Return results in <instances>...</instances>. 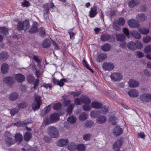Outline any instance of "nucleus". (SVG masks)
<instances>
[{"label": "nucleus", "instance_id": "obj_1", "mask_svg": "<svg viewBox=\"0 0 151 151\" xmlns=\"http://www.w3.org/2000/svg\"><path fill=\"white\" fill-rule=\"evenodd\" d=\"M47 133L51 138H57L59 137V133L58 130L55 126H50L47 130Z\"/></svg>", "mask_w": 151, "mask_h": 151}, {"label": "nucleus", "instance_id": "obj_2", "mask_svg": "<svg viewBox=\"0 0 151 151\" xmlns=\"http://www.w3.org/2000/svg\"><path fill=\"white\" fill-rule=\"evenodd\" d=\"M41 97L40 96L35 94L34 96V101L32 107L34 111L38 110L41 104Z\"/></svg>", "mask_w": 151, "mask_h": 151}, {"label": "nucleus", "instance_id": "obj_3", "mask_svg": "<svg viewBox=\"0 0 151 151\" xmlns=\"http://www.w3.org/2000/svg\"><path fill=\"white\" fill-rule=\"evenodd\" d=\"M14 22L17 23V28L19 30H27L29 27V22L28 20H26L22 23L18 20H16Z\"/></svg>", "mask_w": 151, "mask_h": 151}, {"label": "nucleus", "instance_id": "obj_4", "mask_svg": "<svg viewBox=\"0 0 151 151\" xmlns=\"http://www.w3.org/2000/svg\"><path fill=\"white\" fill-rule=\"evenodd\" d=\"M111 81L112 82H119L123 78L122 74L118 72H114L111 73L110 76Z\"/></svg>", "mask_w": 151, "mask_h": 151}, {"label": "nucleus", "instance_id": "obj_5", "mask_svg": "<svg viewBox=\"0 0 151 151\" xmlns=\"http://www.w3.org/2000/svg\"><path fill=\"white\" fill-rule=\"evenodd\" d=\"M6 144L8 145H11L15 143L14 140L12 139V136L9 132H6L4 134Z\"/></svg>", "mask_w": 151, "mask_h": 151}, {"label": "nucleus", "instance_id": "obj_6", "mask_svg": "<svg viewBox=\"0 0 151 151\" xmlns=\"http://www.w3.org/2000/svg\"><path fill=\"white\" fill-rule=\"evenodd\" d=\"M139 98L143 103L149 102L151 100V95L149 93H144L140 96Z\"/></svg>", "mask_w": 151, "mask_h": 151}, {"label": "nucleus", "instance_id": "obj_7", "mask_svg": "<svg viewBox=\"0 0 151 151\" xmlns=\"http://www.w3.org/2000/svg\"><path fill=\"white\" fill-rule=\"evenodd\" d=\"M102 67L105 70L110 71L113 69L114 65L112 63L104 62L103 63Z\"/></svg>", "mask_w": 151, "mask_h": 151}, {"label": "nucleus", "instance_id": "obj_8", "mask_svg": "<svg viewBox=\"0 0 151 151\" xmlns=\"http://www.w3.org/2000/svg\"><path fill=\"white\" fill-rule=\"evenodd\" d=\"M129 26L131 27L136 28L139 27V24L138 21L135 19L129 20L128 22Z\"/></svg>", "mask_w": 151, "mask_h": 151}, {"label": "nucleus", "instance_id": "obj_9", "mask_svg": "<svg viewBox=\"0 0 151 151\" xmlns=\"http://www.w3.org/2000/svg\"><path fill=\"white\" fill-rule=\"evenodd\" d=\"M54 6L53 3H47L44 6V15H46L49 12L50 9H52Z\"/></svg>", "mask_w": 151, "mask_h": 151}, {"label": "nucleus", "instance_id": "obj_10", "mask_svg": "<svg viewBox=\"0 0 151 151\" xmlns=\"http://www.w3.org/2000/svg\"><path fill=\"white\" fill-rule=\"evenodd\" d=\"M69 142L67 138H62L58 140L57 142V145L59 147H63L67 145Z\"/></svg>", "mask_w": 151, "mask_h": 151}, {"label": "nucleus", "instance_id": "obj_11", "mask_svg": "<svg viewBox=\"0 0 151 151\" xmlns=\"http://www.w3.org/2000/svg\"><path fill=\"white\" fill-rule=\"evenodd\" d=\"M4 81L8 85L11 86L14 82V80L12 77L7 76L4 78Z\"/></svg>", "mask_w": 151, "mask_h": 151}, {"label": "nucleus", "instance_id": "obj_12", "mask_svg": "<svg viewBox=\"0 0 151 151\" xmlns=\"http://www.w3.org/2000/svg\"><path fill=\"white\" fill-rule=\"evenodd\" d=\"M128 94L131 97L135 98L138 96L139 93L137 90L133 89L128 91Z\"/></svg>", "mask_w": 151, "mask_h": 151}, {"label": "nucleus", "instance_id": "obj_13", "mask_svg": "<svg viewBox=\"0 0 151 151\" xmlns=\"http://www.w3.org/2000/svg\"><path fill=\"white\" fill-rule=\"evenodd\" d=\"M129 86L131 88H135L138 87L139 85V83L137 81L133 79H130L128 81Z\"/></svg>", "mask_w": 151, "mask_h": 151}, {"label": "nucleus", "instance_id": "obj_14", "mask_svg": "<svg viewBox=\"0 0 151 151\" xmlns=\"http://www.w3.org/2000/svg\"><path fill=\"white\" fill-rule=\"evenodd\" d=\"M15 79L19 82H22L24 81L25 77L22 74L19 73L14 76Z\"/></svg>", "mask_w": 151, "mask_h": 151}, {"label": "nucleus", "instance_id": "obj_15", "mask_svg": "<svg viewBox=\"0 0 151 151\" xmlns=\"http://www.w3.org/2000/svg\"><path fill=\"white\" fill-rule=\"evenodd\" d=\"M106 120V117L105 116L101 115L98 117L96 120V122L99 124H102L104 123Z\"/></svg>", "mask_w": 151, "mask_h": 151}, {"label": "nucleus", "instance_id": "obj_16", "mask_svg": "<svg viewBox=\"0 0 151 151\" xmlns=\"http://www.w3.org/2000/svg\"><path fill=\"white\" fill-rule=\"evenodd\" d=\"M123 132L122 129L119 127H116L114 128L113 130V133L115 136H117L121 134Z\"/></svg>", "mask_w": 151, "mask_h": 151}, {"label": "nucleus", "instance_id": "obj_17", "mask_svg": "<svg viewBox=\"0 0 151 151\" xmlns=\"http://www.w3.org/2000/svg\"><path fill=\"white\" fill-rule=\"evenodd\" d=\"M101 114V111L100 110H94L91 112L90 116L91 117L96 118Z\"/></svg>", "mask_w": 151, "mask_h": 151}, {"label": "nucleus", "instance_id": "obj_18", "mask_svg": "<svg viewBox=\"0 0 151 151\" xmlns=\"http://www.w3.org/2000/svg\"><path fill=\"white\" fill-rule=\"evenodd\" d=\"M122 141L120 139L118 140L114 144L113 147L114 149L116 151H119V149L121 147Z\"/></svg>", "mask_w": 151, "mask_h": 151}, {"label": "nucleus", "instance_id": "obj_19", "mask_svg": "<svg viewBox=\"0 0 151 151\" xmlns=\"http://www.w3.org/2000/svg\"><path fill=\"white\" fill-rule=\"evenodd\" d=\"M97 8L96 6H93L91 8L89 12V16L90 17L93 18L97 14Z\"/></svg>", "mask_w": 151, "mask_h": 151}, {"label": "nucleus", "instance_id": "obj_20", "mask_svg": "<svg viewBox=\"0 0 151 151\" xmlns=\"http://www.w3.org/2000/svg\"><path fill=\"white\" fill-rule=\"evenodd\" d=\"M88 116V114L83 112L80 114L79 115V119L81 121H84L87 119Z\"/></svg>", "mask_w": 151, "mask_h": 151}, {"label": "nucleus", "instance_id": "obj_21", "mask_svg": "<svg viewBox=\"0 0 151 151\" xmlns=\"http://www.w3.org/2000/svg\"><path fill=\"white\" fill-rule=\"evenodd\" d=\"M19 95L17 93L13 92L9 95V99L11 101H14L18 97Z\"/></svg>", "mask_w": 151, "mask_h": 151}, {"label": "nucleus", "instance_id": "obj_22", "mask_svg": "<svg viewBox=\"0 0 151 151\" xmlns=\"http://www.w3.org/2000/svg\"><path fill=\"white\" fill-rule=\"evenodd\" d=\"M59 118L58 114L56 113H55L51 115L50 116V120L52 122H57Z\"/></svg>", "mask_w": 151, "mask_h": 151}, {"label": "nucleus", "instance_id": "obj_23", "mask_svg": "<svg viewBox=\"0 0 151 151\" xmlns=\"http://www.w3.org/2000/svg\"><path fill=\"white\" fill-rule=\"evenodd\" d=\"M9 69V66L6 63H3L1 67V72L3 73H7Z\"/></svg>", "mask_w": 151, "mask_h": 151}, {"label": "nucleus", "instance_id": "obj_24", "mask_svg": "<svg viewBox=\"0 0 151 151\" xmlns=\"http://www.w3.org/2000/svg\"><path fill=\"white\" fill-rule=\"evenodd\" d=\"M8 57V53L6 52H3L0 53V60L4 61Z\"/></svg>", "mask_w": 151, "mask_h": 151}, {"label": "nucleus", "instance_id": "obj_25", "mask_svg": "<svg viewBox=\"0 0 151 151\" xmlns=\"http://www.w3.org/2000/svg\"><path fill=\"white\" fill-rule=\"evenodd\" d=\"M127 47L129 49L131 50H134L136 49L135 43L133 41L129 42L127 45Z\"/></svg>", "mask_w": 151, "mask_h": 151}, {"label": "nucleus", "instance_id": "obj_26", "mask_svg": "<svg viewBox=\"0 0 151 151\" xmlns=\"http://www.w3.org/2000/svg\"><path fill=\"white\" fill-rule=\"evenodd\" d=\"M138 30L140 33L143 35H146L149 32V29L147 27H142L139 28Z\"/></svg>", "mask_w": 151, "mask_h": 151}, {"label": "nucleus", "instance_id": "obj_27", "mask_svg": "<svg viewBox=\"0 0 151 151\" xmlns=\"http://www.w3.org/2000/svg\"><path fill=\"white\" fill-rule=\"evenodd\" d=\"M37 22H34L30 30V32L31 33H34L37 32Z\"/></svg>", "mask_w": 151, "mask_h": 151}, {"label": "nucleus", "instance_id": "obj_28", "mask_svg": "<svg viewBox=\"0 0 151 151\" xmlns=\"http://www.w3.org/2000/svg\"><path fill=\"white\" fill-rule=\"evenodd\" d=\"M102 105L101 103L98 102L94 101L91 103L92 107L97 109H100L102 107Z\"/></svg>", "mask_w": 151, "mask_h": 151}, {"label": "nucleus", "instance_id": "obj_29", "mask_svg": "<svg viewBox=\"0 0 151 151\" xmlns=\"http://www.w3.org/2000/svg\"><path fill=\"white\" fill-rule=\"evenodd\" d=\"M81 98H82V103L85 104H89L91 102L90 99L85 95H82Z\"/></svg>", "mask_w": 151, "mask_h": 151}, {"label": "nucleus", "instance_id": "obj_30", "mask_svg": "<svg viewBox=\"0 0 151 151\" xmlns=\"http://www.w3.org/2000/svg\"><path fill=\"white\" fill-rule=\"evenodd\" d=\"M106 58V55L105 54H101L99 55L97 57V60L99 62L104 61Z\"/></svg>", "mask_w": 151, "mask_h": 151}, {"label": "nucleus", "instance_id": "obj_31", "mask_svg": "<svg viewBox=\"0 0 151 151\" xmlns=\"http://www.w3.org/2000/svg\"><path fill=\"white\" fill-rule=\"evenodd\" d=\"M51 45L50 42L49 40L45 39L43 42L42 45L44 48H46L49 47Z\"/></svg>", "mask_w": 151, "mask_h": 151}, {"label": "nucleus", "instance_id": "obj_32", "mask_svg": "<svg viewBox=\"0 0 151 151\" xmlns=\"http://www.w3.org/2000/svg\"><path fill=\"white\" fill-rule=\"evenodd\" d=\"M136 18L138 20L140 21H142L146 19V17L143 14H140L136 16Z\"/></svg>", "mask_w": 151, "mask_h": 151}, {"label": "nucleus", "instance_id": "obj_33", "mask_svg": "<svg viewBox=\"0 0 151 151\" xmlns=\"http://www.w3.org/2000/svg\"><path fill=\"white\" fill-rule=\"evenodd\" d=\"M132 37L137 39H139L141 37V35L137 31H133L131 33Z\"/></svg>", "mask_w": 151, "mask_h": 151}, {"label": "nucleus", "instance_id": "obj_34", "mask_svg": "<svg viewBox=\"0 0 151 151\" xmlns=\"http://www.w3.org/2000/svg\"><path fill=\"white\" fill-rule=\"evenodd\" d=\"M100 111L101 113H102L103 114H106L108 111L109 109L108 107L102 105V107L101 108Z\"/></svg>", "mask_w": 151, "mask_h": 151}, {"label": "nucleus", "instance_id": "obj_35", "mask_svg": "<svg viewBox=\"0 0 151 151\" xmlns=\"http://www.w3.org/2000/svg\"><path fill=\"white\" fill-rule=\"evenodd\" d=\"M51 107V105H49L47 106L45 108V109L42 110V113L41 114V115L43 116L44 114L49 112L50 110Z\"/></svg>", "mask_w": 151, "mask_h": 151}, {"label": "nucleus", "instance_id": "obj_36", "mask_svg": "<svg viewBox=\"0 0 151 151\" xmlns=\"http://www.w3.org/2000/svg\"><path fill=\"white\" fill-rule=\"evenodd\" d=\"M85 149V146L83 144H79L76 146V149L78 151H84Z\"/></svg>", "mask_w": 151, "mask_h": 151}, {"label": "nucleus", "instance_id": "obj_37", "mask_svg": "<svg viewBox=\"0 0 151 151\" xmlns=\"http://www.w3.org/2000/svg\"><path fill=\"white\" fill-rule=\"evenodd\" d=\"M116 38L117 40L122 41L124 40L125 37L123 35L119 34L116 35Z\"/></svg>", "mask_w": 151, "mask_h": 151}, {"label": "nucleus", "instance_id": "obj_38", "mask_svg": "<svg viewBox=\"0 0 151 151\" xmlns=\"http://www.w3.org/2000/svg\"><path fill=\"white\" fill-rule=\"evenodd\" d=\"M15 137L16 141L19 142V143H20L22 140V134H20L17 133L16 134Z\"/></svg>", "mask_w": 151, "mask_h": 151}, {"label": "nucleus", "instance_id": "obj_39", "mask_svg": "<svg viewBox=\"0 0 151 151\" xmlns=\"http://www.w3.org/2000/svg\"><path fill=\"white\" fill-rule=\"evenodd\" d=\"M27 81L29 83H31L33 82L34 80V77L33 75L30 74L27 76Z\"/></svg>", "mask_w": 151, "mask_h": 151}, {"label": "nucleus", "instance_id": "obj_40", "mask_svg": "<svg viewBox=\"0 0 151 151\" xmlns=\"http://www.w3.org/2000/svg\"><path fill=\"white\" fill-rule=\"evenodd\" d=\"M109 122L113 124H115L118 121V119L114 116L110 117L109 119Z\"/></svg>", "mask_w": 151, "mask_h": 151}, {"label": "nucleus", "instance_id": "obj_41", "mask_svg": "<svg viewBox=\"0 0 151 151\" xmlns=\"http://www.w3.org/2000/svg\"><path fill=\"white\" fill-rule=\"evenodd\" d=\"M76 119H77L76 117L74 116H71L68 118L67 121L73 124L76 122Z\"/></svg>", "mask_w": 151, "mask_h": 151}, {"label": "nucleus", "instance_id": "obj_42", "mask_svg": "<svg viewBox=\"0 0 151 151\" xmlns=\"http://www.w3.org/2000/svg\"><path fill=\"white\" fill-rule=\"evenodd\" d=\"M110 38V36L108 34H104L101 37V39L102 41H106L109 40Z\"/></svg>", "mask_w": 151, "mask_h": 151}, {"label": "nucleus", "instance_id": "obj_43", "mask_svg": "<svg viewBox=\"0 0 151 151\" xmlns=\"http://www.w3.org/2000/svg\"><path fill=\"white\" fill-rule=\"evenodd\" d=\"M76 146L74 143H70L68 147V149L70 151H73L76 149Z\"/></svg>", "mask_w": 151, "mask_h": 151}, {"label": "nucleus", "instance_id": "obj_44", "mask_svg": "<svg viewBox=\"0 0 151 151\" xmlns=\"http://www.w3.org/2000/svg\"><path fill=\"white\" fill-rule=\"evenodd\" d=\"M8 29L4 27H0V33L4 35H7L8 33Z\"/></svg>", "mask_w": 151, "mask_h": 151}, {"label": "nucleus", "instance_id": "obj_45", "mask_svg": "<svg viewBox=\"0 0 151 151\" xmlns=\"http://www.w3.org/2000/svg\"><path fill=\"white\" fill-rule=\"evenodd\" d=\"M83 109L86 111H88L92 109V106L89 105V104H85L82 106Z\"/></svg>", "mask_w": 151, "mask_h": 151}, {"label": "nucleus", "instance_id": "obj_46", "mask_svg": "<svg viewBox=\"0 0 151 151\" xmlns=\"http://www.w3.org/2000/svg\"><path fill=\"white\" fill-rule=\"evenodd\" d=\"M144 52L145 53L151 52V45L146 46L144 48Z\"/></svg>", "mask_w": 151, "mask_h": 151}, {"label": "nucleus", "instance_id": "obj_47", "mask_svg": "<svg viewBox=\"0 0 151 151\" xmlns=\"http://www.w3.org/2000/svg\"><path fill=\"white\" fill-rule=\"evenodd\" d=\"M94 124V122L91 120L86 121L85 123V125L86 127H91Z\"/></svg>", "mask_w": 151, "mask_h": 151}, {"label": "nucleus", "instance_id": "obj_48", "mask_svg": "<svg viewBox=\"0 0 151 151\" xmlns=\"http://www.w3.org/2000/svg\"><path fill=\"white\" fill-rule=\"evenodd\" d=\"M31 137L32 135L30 132H27L24 134V139L26 141L29 140Z\"/></svg>", "mask_w": 151, "mask_h": 151}, {"label": "nucleus", "instance_id": "obj_49", "mask_svg": "<svg viewBox=\"0 0 151 151\" xmlns=\"http://www.w3.org/2000/svg\"><path fill=\"white\" fill-rule=\"evenodd\" d=\"M67 80L65 78H63L60 79V80H58V83L57 85L60 86H62L64 84V82H67Z\"/></svg>", "mask_w": 151, "mask_h": 151}, {"label": "nucleus", "instance_id": "obj_50", "mask_svg": "<svg viewBox=\"0 0 151 151\" xmlns=\"http://www.w3.org/2000/svg\"><path fill=\"white\" fill-rule=\"evenodd\" d=\"M117 22L119 25L123 26L125 23V20L124 18L121 17L117 20Z\"/></svg>", "mask_w": 151, "mask_h": 151}, {"label": "nucleus", "instance_id": "obj_51", "mask_svg": "<svg viewBox=\"0 0 151 151\" xmlns=\"http://www.w3.org/2000/svg\"><path fill=\"white\" fill-rule=\"evenodd\" d=\"M101 48L104 51H107L110 49L111 47L109 44H106L102 46Z\"/></svg>", "mask_w": 151, "mask_h": 151}, {"label": "nucleus", "instance_id": "obj_52", "mask_svg": "<svg viewBox=\"0 0 151 151\" xmlns=\"http://www.w3.org/2000/svg\"><path fill=\"white\" fill-rule=\"evenodd\" d=\"M82 101L81 96L80 98H76L74 101V103L76 105H79L82 104Z\"/></svg>", "mask_w": 151, "mask_h": 151}, {"label": "nucleus", "instance_id": "obj_53", "mask_svg": "<svg viewBox=\"0 0 151 151\" xmlns=\"http://www.w3.org/2000/svg\"><path fill=\"white\" fill-rule=\"evenodd\" d=\"M62 106V104L60 103L55 104L53 106V108L55 110H58L60 109Z\"/></svg>", "mask_w": 151, "mask_h": 151}, {"label": "nucleus", "instance_id": "obj_54", "mask_svg": "<svg viewBox=\"0 0 151 151\" xmlns=\"http://www.w3.org/2000/svg\"><path fill=\"white\" fill-rule=\"evenodd\" d=\"M138 4L136 0H132L129 3V5L130 7H132Z\"/></svg>", "mask_w": 151, "mask_h": 151}, {"label": "nucleus", "instance_id": "obj_55", "mask_svg": "<svg viewBox=\"0 0 151 151\" xmlns=\"http://www.w3.org/2000/svg\"><path fill=\"white\" fill-rule=\"evenodd\" d=\"M19 109L17 106L15 108L12 109L10 111V113L12 116H14L17 113Z\"/></svg>", "mask_w": 151, "mask_h": 151}, {"label": "nucleus", "instance_id": "obj_56", "mask_svg": "<svg viewBox=\"0 0 151 151\" xmlns=\"http://www.w3.org/2000/svg\"><path fill=\"white\" fill-rule=\"evenodd\" d=\"M81 93V92L79 91L74 92L71 91L68 93V95H72L74 97L78 96Z\"/></svg>", "mask_w": 151, "mask_h": 151}, {"label": "nucleus", "instance_id": "obj_57", "mask_svg": "<svg viewBox=\"0 0 151 151\" xmlns=\"http://www.w3.org/2000/svg\"><path fill=\"white\" fill-rule=\"evenodd\" d=\"M151 40V37L149 36H147L144 37L143 39V42L146 43H148Z\"/></svg>", "mask_w": 151, "mask_h": 151}, {"label": "nucleus", "instance_id": "obj_58", "mask_svg": "<svg viewBox=\"0 0 151 151\" xmlns=\"http://www.w3.org/2000/svg\"><path fill=\"white\" fill-rule=\"evenodd\" d=\"M39 32L40 36L42 37H45V29L43 27H41L39 29Z\"/></svg>", "mask_w": 151, "mask_h": 151}, {"label": "nucleus", "instance_id": "obj_59", "mask_svg": "<svg viewBox=\"0 0 151 151\" xmlns=\"http://www.w3.org/2000/svg\"><path fill=\"white\" fill-rule=\"evenodd\" d=\"M74 105L73 104L70 105L68 107L67 110V112L68 113L70 114L72 112V111L74 108Z\"/></svg>", "mask_w": 151, "mask_h": 151}, {"label": "nucleus", "instance_id": "obj_60", "mask_svg": "<svg viewBox=\"0 0 151 151\" xmlns=\"http://www.w3.org/2000/svg\"><path fill=\"white\" fill-rule=\"evenodd\" d=\"M82 63L83 65L87 69L91 71L92 72H93V70L88 66L87 64L86 63V62L85 60H83L82 61Z\"/></svg>", "mask_w": 151, "mask_h": 151}, {"label": "nucleus", "instance_id": "obj_61", "mask_svg": "<svg viewBox=\"0 0 151 151\" xmlns=\"http://www.w3.org/2000/svg\"><path fill=\"white\" fill-rule=\"evenodd\" d=\"M27 106V104L25 102H22L19 104L17 107L19 108V109L20 108H23Z\"/></svg>", "mask_w": 151, "mask_h": 151}, {"label": "nucleus", "instance_id": "obj_62", "mask_svg": "<svg viewBox=\"0 0 151 151\" xmlns=\"http://www.w3.org/2000/svg\"><path fill=\"white\" fill-rule=\"evenodd\" d=\"M123 32L125 35L128 38H129V30L126 28H124Z\"/></svg>", "mask_w": 151, "mask_h": 151}, {"label": "nucleus", "instance_id": "obj_63", "mask_svg": "<svg viewBox=\"0 0 151 151\" xmlns=\"http://www.w3.org/2000/svg\"><path fill=\"white\" fill-rule=\"evenodd\" d=\"M135 45L136 46V48L140 49L143 47L142 44L140 41L137 42L135 43Z\"/></svg>", "mask_w": 151, "mask_h": 151}, {"label": "nucleus", "instance_id": "obj_64", "mask_svg": "<svg viewBox=\"0 0 151 151\" xmlns=\"http://www.w3.org/2000/svg\"><path fill=\"white\" fill-rule=\"evenodd\" d=\"M136 55L138 58H139L143 57L144 56L143 53L139 51H137L136 52Z\"/></svg>", "mask_w": 151, "mask_h": 151}]
</instances>
